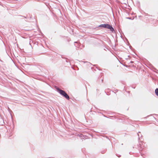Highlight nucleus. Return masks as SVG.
<instances>
[{
    "instance_id": "1",
    "label": "nucleus",
    "mask_w": 158,
    "mask_h": 158,
    "mask_svg": "<svg viewBox=\"0 0 158 158\" xmlns=\"http://www.w3.org/2000/svg\"><path fill=\"white\" fill-rule=\"evenodd\" d=\"M57 91L61 95L63 96L67 99L69 100V97L68 94L65 92V91L60 89L59 88L56 89Z\"/></svg>"
},
{
    "instance_id": "2",
    "label": "nucleus",
    "mask_w": 158,
    "mask_h": 158,
    "mask_svg": "<svg viewBox=\"0 0 158 158\" xmlns=\"http://www.w3.org/2000/svg\"><path fill=\"white\" fill-rule=\"evenodd\" d=\"M99 27H103L105 28H107L110 29V30L112 32L114 31L113 28L111 25L108 24H104L100 25Z\"/></svg>"
},
{
    "instance_id": "3",
    "label": "nucleus",
    "mask_w": 158,
    "mask_h": 158,
    "mask_svg": "<svg viewBox=\"0 0 158 158\" xmlns=\"http://www.w3.org/2000/svg\"><path fill=\"white\" fill-rule=\"evenodd\" d=\"M155 92L156 95L158 96V89L156 88L155 90Z\"/></svg>"
},
{
    "instance_id": "4",
    "label": "nucleus",
    "mask_w": 158,
    "mask_h": 158,
    "mask_svg": "<svg viewBox=\"0 0 158 158\" xmlns=\"http://www.w3.org/2000/svg\"><path fill=\"white\" fill-rule=\"evenodd\" d=\"M127 19H131V18H130V17H127Z\"/></svg>"
},
{
    "instance_id": "5",
    "label": "nucleus",
    "mask_w": 158,
    "mask_h": 158,
    "mask_svg": "<svg viewBox=\"0 0 158 158\" xmlns=\"http://www.w3.org/2000/svg\"><path fill=\"white\" fill-rule=\"evenodd\" d=\"M138 136H139V134L138 133Z\"/></svg>"
},
{
    "instance_id": "6",
    "label": "nucleus",
    "mask_w": 158,
    "mask_h": 158,
    "mask_svg": "<svg viewBox=\"0 0 158 158\" xmlns=\"http://www.w3.org/2000/svg\"><path fill=\"white\" fill-rule=\"evenodd\" d=\"M74 43H77V42H74Z\"/></svg>"
},
{
    "instance_id": "7",
    "label": "nucleus",
    "mask_w": 158,
    "mask_h": 158,
    "mask_svg": "<svg viewBox=\"0 0 158 158\" xmlns=\"http://www.w3.org/2000/svg\"><path fill=\"white\" fill-rule=\"evenodd\" d=\"M131 63H133V62H131Z\"/></svg>"
}]
</instances>
